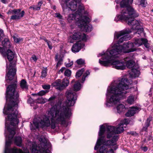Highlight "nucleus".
Masks as SVG:
<instances>
[{
    "mask_svg": "<svg viewBox=\"0 0 153 153\" xmlns=\"http://www.w3.org/2000/svg\"><path fill=\"white\" fill-rule=\"evenodd\" d=\"M16 84L15 82L13 84L9 85L6 91V103L9 101V103L4 106L3 113L8 115L5 118V128H7L9 133L8 137L6 135V143L4 153H29L28 150L24 152L16 147L10 149L13 137L15 134V126L17 125L19 121L17 119L18 111L17 110V104L19 102V94L16 90Z\"/></svg>",
    "mask_w": 153,
    "mask_h": 153,
    "instance_id": "1",
    "label": "nucleus"
},
{
    "mask_svg": "<svg viewBox=\"0 0 153 153\" xmlns=\"http://www.w3.org/2000/svg\"><path fill=\"white\" fill-rule=\"evenodd\" d=\"M67 100L66 106H61L55 105L51 107L48 111V115L51 117V128L54 129L56 127L55 123L64 124L66 119H68L71 115V108L69 107L73 106L77 99L76 93L69 90L66 93Z\"/></svg>",
    "mask_w": 153,
    "mask_h": 153,
    "instance_id": "2",
    "label": "nucleus"
},
{
    "mask_svg": "<svg viewBox=\"0 0 153 153\" xmlns=\"http://www.w3.org/2000/svg\"><path fill=\"white\" fill-rule=\"evenodd\" d=\"M131 82L126 78L116 80L108 87L106 96L107 100L106 105L108 107L112 106L126 97L125 94L129 92V85Z\"/></svg>",
    "mask_w": 153,
    "mask_h": 153,
    "instance_id": "3",
    "label": "nucleus"
},
{
    "mask_svg": "<svg viewBox=\"0 0 153 153\" xmlns=\"http://www.w3.org/2000/svg\"><path fill=\"white\" fill-rule=\"evenodd\" d=\"M121 0H116L117 3H119ZM133 0H122L120 2V7L122 12L120 14L118 15L115 18L114 20L117 22L121 20H124L128 22V24L130 26L133 30H137L136 34H140L143 33V28H139L140 22L136 20L134 18L139 16V13L134 9L130 6Z\"/></svg>",
    "mask_w": 153,
    "mask_h": 153,
    "instance_id": "4",
    "label": "nucleus"
},
{
    "mask_svg": "<svg viewBox=\"0 0 153 153\" xmlns=\"http://www.w3.org/2000/svg\"><path fill=\"white\" fill-rule=\"evenodd\" d=\"M129 123V120L126 119L122 121L119 124L117 128L114 126H108L106 128L103 125L100 126L98 138L97 141V144L100 142V140H102L104 144L109 146H113L114 149L117 148L116 142L118 139V136L114 135L123 132L124 130L123 127L125 125L126 126Z\"/></svg>",
    "mask_w": 153,
    "mask_h": 153,
    "instance_id": "5",
    "label": "nucleus"
},
{
    "mask_svg": "<svg viewBox=\"0 0 153 153\" xmlns=\"http://www.w3.org/2000/svg\"><path fill=\"white\" fill-rule=\"evenodd\" d=\"M131 32L130 30H126L116 33L114 34V38L119 39L118 43L115 44L112 50L108 52L110 54H113V55L120 54L121 52L128 53L134 51L136 50L134 48V44L131 42H128V43H125L123 46L119 44L123 41L128 40L130 39V37L128 34Z\"/></svg>",
    "mask_w": 153,
    "mask_h": 153,
    "instance_id": "6",
    "label": "nucleus"
},
{
    "mask_svg": "<svg viewBox=\"0 0 153 153\" xmlns=\"http://www.w3.org/2000/svg\"><path fill=\"white\" fill-rule=\"evenodd\" d=\"M112 50H108L105 53L102 52L99 54L98 56H102V60H99V63L105 66L112 65L113 68L117 69L124 70L125 68V62L120 60H115L114 59L118 57V55H113L108 52H110Z\"/></svg>",
    "mask_w": 153,
    "mask_h": 153,
    "instance_id": "7",
    "label": "nucleus"
},
{
    "mask_svg": "<svg viewBox=\"0 0 153 153\" xmlns=\"http://www.w3.org/2000/svg\"><path fill=\"white\" fill-rule=\"evenodd\" d=\"M33 125H32L30 123V128L31 130L38 128L39 127H48L51 125L49 117L46 115L43 116L40 120L35 118L33 120Z\"/></svg>",
    "mask_w": 153,
    "mask_h": 153,
    "instance_id": "8",
    "label": "nucleus"
},
{
    "mask_svg": "<svg viewBox=\"0 0 153 153\" xmlns=\"http://www.w3.org/2000/svg\"><path fill=\"white\" fill-rule=\"evenodd\" d=\"M81 0H62L60 2L61 5L63 10L68 9L75 10L77 7V4L79 6V7H81V9H83L82 4L80 3Z\"/></svg>",
    "mask_w": 153,
    "mask_h": 153,
    "instance_id": "9",
    "label": "nucleus"
},
{
    "mask_svg": "<svg viewBox=\"0 0 153 153\" xmlns=\"http://www.w3.org/2000/svg\"><path fill=\"white\" fill-rule=\"evenodd\" d=\"M82 5L83 7V9H81V7H79V4H77L76 9L75 10H74V11H75L77 9L76 12V15H75L73 14H69L68 16L67 19L69 23H73V26H75V23L76 24V22L78 20L80 19L81 17L83 16H81V12L82 10H84V7L82 4ZM63 11L65 12H67L68 11L69 12L70 11H73V10H68V9H67L66 10H63Z\"/></svg>",
    "mask_w": 153,
    "mask_h": 153,
    "instance_id": "10",
    "label": "nucleus"
},
{
    "mask_svg": "<svg viewBox=\"0 0 153 153\" xmlns=\"http://www.w3.org/2000/svg\"><path fill=\"white\" fill-rule=\"evenodd\" d=\"M90 18L88 17L83 16L76 22V24L82 29L83 28L84 31L89 32L91 30L92 26L90 25H88L87 23L90 22Z\"/></svg>",
    "mask_w": 153,
    "mask_h": 153,
    "instance_id": "11",
    "label": "nucleus"
},
{
    "mask_svg": "<svg viewBox=\"0 0 153 153\" xmlns=\"http://www.w3.org/2000/svg\"><path fill=\"white\" fill-rule=\"evenodd\" d=\"M16 64L15 63H12L10 62L9 65V66L8 67L7 64V68L9 69V71L6 75V79L11 80L13 79L14 81L15 82V80L16 78H15L14 76L16 74V70L15 68Z\"/></svg>",
    "mask_w": 153,
    "mask_h": 153,
    "instance_id": "12",
    "label": "nucleus"
},
{
    "mask_svg": "<svg viewBox=\"0 0 153 153\" xmlns=\"http://www.w3.org/2000/svg\"><path fill=\"white\" fill-rule=\"evenodd\" d=\"M42 148L38 147L35 143L33 144L31 149L32 153H50L46 144L42 143Z\"/></svg>",
    "mask_w": 153,
    "mask_h": 153,
    "instance_id": "13",
    "label": "nucleus"
},
{
    "mask_svg": "<svg viewBox=\"0 0 153 153\" xmlns=\"http://www.w3.org/2000/svg\"><path fill=\"white\" fill-rule=\"evenodd\" d=\"M10 13L13 14L11 16L10 19L18 20L21 19L24 16L25 13L24 10L21 11V9H18L12 10Z\"/></svg>",
    "mask_w": 153,
    "mask_h": 153,
    "instance_id": "14",
    "label": "nucleus"
},
{
    "mask_svg": "<svg viewBox=\"0 0 153 153\" xmlns=\"http://www.w3.org/2000/svg\"><path fill=\"white\" fill-rule=\"evenodd\" d=\"M134 44L137 47L140 46L143 44L144 45L145 47L147 48H149L150 47L148 40L145 38L135 39L134 42Z\"/></svg>",
    "mask_w": 153,
    "mask_h": 153,
    "instance_id": "15",
    "label": "nucleus"
},
{
    "mask_svg": "<svg viewBox=\"0 0 153 153\" xmlns=\"http://www.w3.org/2000/svg\"><path fill=\"white\" fill-rule=\"evenodd\" d=\"M74 33L72 38L73 40H79L80 41H86L87 38L85 34L81 33L79 31L73 32Z\"/></svg>",
    "mask_w": 153,
    "mask_h": 153,
    "instance_id": "16",
    "label": "nucleus"
},
{
    "mask_svg": "<svg viewBox=\"0 0 153 153\" xmlns=\"http://www.w3.org/2000/svg\"><path fill=\"white\" fill-rule=\"evenodd\" d=\"M85 45L84 44L81 42L79 41L76 43L72 46L71 50L73 52H78L81 48H82Z\"/></svg>",
    "mask_w": 153,
    "mask_h": 153,
    "instance_id": "17",
    "label": "nucleus"
},
{
    "mask_svg": "<svg viewBox=\"0 0 153 153\" xmlns=\"http://www.w3.org/2000/svg\"><path fill=\"white\" fill-rule=\"evenodd\" d=\"M139 110V108L137 107H131L127 113L126 115L127 117H131L137 113Z\"/></svg>",
    "mask_w": 153,
    "mask_h": 153,
    "instance_id": "18",
    "label": "nucleus"
},
{
    "mask_svg": "<svg viewBox=\"0 0 153 153\" xmlns=\"http://www.w3.org/2000/svg\"><path fill=\"white\" fill-rule=\"evenodd\" d=\"M2 45L4 47L7 48H9L11 46L10 42L8 38L4 39L2 42Z\"/></svg>",
    "mask_w": 153,
    "mask_h": 153,
    "instance_id": "19",
    "label": "nucleus"
},
{
    "mask_svg": "<svg viewBox=\"0 0 153 153\" xmlns=\"http://www.w3.org/2000/svg\"><path fill=\"white\" fill-rule=\"evenodd\" d=\"M7 56L9 61H12L14 56V53L10 50L8 49L7 51Z\"/></svg>",
    "mask_w": 153,
    "mask_h": 153,
    "instance_id": "20",
    "label": "nucleus"
},
{
    "mask_svg": "<svg viewBox=\"0 0 153 153\" xmlns=\"http://www.w3.org/2000/svg\"><path fill=\"white\" fill-rule=\"evenodd\" d=\"M140 71L136 69L133 68L131 69L130 74L132 77H136L139 76L140 74Z\"/></svg>",
    "mask_w": 153,
    "mask_h": 153,
    "instance_id": "21",
    "label": "nucleus"
},
{
    "mask_svg": "<svg viewBox=\"0 0 153 153\" xmlns=\"http://www.w3.org/2000/svg\"><path fill=\"white\" fill-rule=\"evenodd\" d=\"M69 83V81L66 78H65L61 82V86L59 87L61 90H63L68 86Z\"/></svg>",
    "mask_w": 153,
    "mask_h": 153,
    "instance_id": "22",
    "label": "nucleus"
},
{
    "mask_svg": "<svg viewBox=\"0 0 153 153\" xmlns=\"http://www.w3.org/2000/svg\"><path fill=\"white\" fill-rule=\"evenodd\" d=\"M55 60H56L58 61V62L57 63L56 67L57 68L60 66V65L62 64L63 62V59L62 57H61L58 56V55L56 54L55 56Z\"/></svg>",
    "mask_w": 153,
    "mask_h": 153,
    "instance_id": "23",
    "label": "nucleus"
},
{
    "mask_svg": "<svg viewBox=\"0 0 153 153\" xmlns=\"http://www.w3.org/2000/svg\"><path fill=\"white\" fill-rule=\"evenodd\" d=\"M15 144L17 146H22V139L20 137H16L14 139Z\"/></svg>",
    "mask_w": 153,
    "mask_h": 153,
    "instance_id": "24",
    "label": "nucleus"
},
{
    "mask_svg": "<svg viewBox=\"0 0 153 153\" xmlns=\"http://www.w3.org/2000/svg\"><path fill=\"white\" fill-rule=\"evenodd\" d=\"M42 3V2L40 1L38 3L37 5L32 6L30 7V8H32L34 10H39L40 9V7Z\"/></svg>",
    "mask_w": 153,
    "mask_h": 153,
    "instance_id": "25",
    "label": "nucleus"
},
{
    "mask_svg": "<svg viewBox=\"0 0 153 153\" xmlns=\"http://www.w3.org/2000/svg\"><path fill=\"white\" fill-rule=\"evenodd\" d=\"M117 112L120 113L124 111L125 106L123 104H120L117 106Z\"/></svg>",
    "mask_w": 153,
    "mask_h": 153,
    "instance_id": "26",
    "label": "nucleus"
},
{
    "mask_svg": "<svg viewBox=\"0 0 153 153\" xmlns=\"http://www.w3.org/2000/svg\"><path fill=\"white\" fill-rule=\"evenodd\" d=\"M126 64L127 67L129 68H132L134 66L135 63L132 60H129L127 61Z\"/></svg>",
    "mask_w": 153,
    "mask_h": 153,
    "instance_id": "27",
    "label": "nucleus"
},
{
    "mask_svg": "<svg viewBox=\"0 0 153 153\" xmlns=\"http://www.w3.org/2000/svg\"><path fill=\"white\" fill-rule=\"evenodd\" d=\"M136 99L133 95H131L129 96L127 99V102L130 104H131L134 103Z\"/></svg>",
    "mask_w": 153,
    "mask_h": 153,
    "instance_id": "28",
    "label": "nucleus"
},
{
    "mask_svg": "<svg viewBox=\"0 0 153 153\" xmlns=\"http://www.w3.org/2000/svg\"><path fill=\"white\" fill-rule=\"evenodd\" d=\"M53 85L54 86L56 87V89L60 90H62L59 88V87L61 86V80L58 79L56 80L53 83Z\"/></svg>",
    "mask_w": 153,
    "mask_h": 153,
    "instance_id": "29",
    "label": "nucleus"
},
{
    "mask_svg": "<svg viewBox=\"0 0 153 153\" xmlns=\"http://www.w3.org/2000/svg\"><path fill=\"white\" fill-rule=\"evenodd\" d=\"M48 101V100L46 99H43L42 97H40L37 99L35 100V103H38L44 104Z\"/></svg>",
    "mask_w": 153,
    "mask_h": 153,
    "instance_id": "30",
    "label": "nucleus"
},
{
    "mask_svg": "<svg viewBox=\"0 0 153 153\" xmlns=\"http://www.w3.org/2000/svg\"><path fill=\"white\" fill-rule=\"evenodd\" d=\"M20 86L21 88L22 89H27L28 88L27 83L25 79H23L21 81Z\"/></svg>",
    "mask_w": 153,
    "mask_h": 153,
    "instance_id": "31",
    "label": "nucleus"
},
{
    "mask_svg": "<svg viewBox=\"0 0 153 153\" xmlns=\"http://www.w3.org/2000/svg\"><path fill=\"white\" fill-rule=\"evenodd\" d=\"M74 91H76L80 90L81 88V84L80 82H76L74 85Z\"/></svg>",
    "mask_w": 153,
    "mask_h": 153,
    "instance_id": "32",
    "label": "nucleus"
},
{
    "mask_svg": "<svg viewBox=\"0 0 153 153\" xmlns=\"http://www.w3.org/2000/svg\"><path fill=\"white\" fill-rule=\"evenodd\" d=\"M84 69H82L79 70L76 73V78H78L82 74L83 72L84 71Z\"/></svg>",
    "mask_w": 153,
    "mask_h": 153,
    "instance_id": "33",
    "label": "nucleus"
},
{
    "mask_svg": "<svg viewBox=\"0 0 153 153\" xmlns=\"http://www.w3.org/2000/svg\"><path fill=\"white\" fill-rule=\"evenodd\" d=\"M13 37L14 42L16 43H19V42L22 41L23 40V39L19 38L15 36H13Z\"/></svg>",
    "mask_w": 153,
    "mask_h": 153,
    "instance_id": "34",
    "label": "nucleus"
},
{
    "mask_svg": "<svg viewBox=\"0 0 153 153\" xmlns=\"http://www.w3.org/2000/svg\"><path fill=\"white\" fill-rule=\"evenodd\" d=\"M47 74V69L46 68H44L41 72V77L43 78H45Z\"/></svg>",
    "mask_w": 153,
    "mask_h": 153,
    "instance_id": "35",
    "label": "nucleus"
},
{
    "mask_svg": "<svg viewBox=\"0 0 153 153\" xmlns=\"http://www.w3.org/2000/svg\"><path fill=\"white\" fill-rule=\"evenodd\" d=\"M152 120V117H149L148 118L145 123V126L143 128V129H144V128L146 127V129L148 128L149 126V123L150 121Z\"/></svg>",
    "mask_w": 153,
    "mask_h": 153,
    "instance_id": "36",
    "label": "nucleus"
},
{
    "mask_svg": "<svg viewBox=\"0 0 153 153\" xmlns=\"http://www.w3.org/2000/svg\"><path fill=\"white\" fill-rule=\"evenodd\" d=\"M106 148H105V146H101L99 149L100 153H105Z\"/></svg>",
    "mask_w": 153,
    "mask_h": 153,
    "instance_id": "37",
    "label": "nucleus"
},
{
    "mask_svg": "<svg viewBox=\"0 0 153 153\" xmlns=\"http://www.w3.org/2000/svg\"><path fill=\"white\" fill-rule=\"evenodd\" d=\"M89 74L90 73L88 71H87L85 72V73L84 74L82 79V83H83L85 81V78L87 77V76L89 75Z\"/></svg>",
    "mask_w": 153,
    "mask_h": 153,
    "instance_id": "38",
    "label": "nucleus"
},
{
    "mask_svg": "<svg viewBox=\"0 0 153 153\" xmlns=\"http://www.w3.org/2000/svg\"><path fill=\"white\" fill-rule=\"evenodd\" d=\"M76 62L79 65H84L85 64V61L82 59H80L76 60Z\"/></svg>",
    "mask_w": 153,
    "mask_h": 153,
    "instance_id": "39",
    "label": "nucleus"
},
{
    "mask_svg": "<svg viewBox=\"0 0 153 153\" xmlns=\"http://www.w3.org/2000/svg\"><path fill=\"white\" fill-rule=\"evenodd\" d=\"M48 90H42L37 93V95L39 96H42L45 95L46 94L48 93Z\"/></svg>",
    "mask_w": 153,
    "mask_h": 153,
    "instance_id": "40",
    "label": "nucleus"
},
{
    "mask_svg": "<svg viewBox=\"0 0 153 153\" xmlns=\"http://www.w3.org/2000/svg\"><path fill=\"white\" fill-rule=\"evenodd\" d=\"M71 71L68 69L66 70L64 73V75L65 76L69 77L71 74Z\"/></svg>",
    "mask_w": 153,
    "mask_h": 153,
    "instance_id": "41",
    "label": "nucleus"
},
{
    "mask_svg": "<svg viewBox=\"0 0 153 153\" xmlns=\"http://www.w3.org/2000/svg\"><path fill=\"white\" fill-rule=\"evenodd\" d=\"M27 102L28 103L30 104L31 106H33V102H35V101H34L33 100V99L30 98H29L27 100Z\"/></svg>",
    "mask_w": 153,
    "mask_h": 153,
    "instance_id": "42",
    "label": "nucleus"
},
{
    "mask_svg": "<svg viewBox=\"0 0 153 153\" xmlns=\"http://www.w3.org/2000/svg\"><path fill=\"white\" fill-rule=\"evenodd\" d=\"M140 5L143 7H146V0H140Z\"/></svg>",
    "mask_w": 153,
    "mask_h": 153,
    "instance_id": "43",
    "label": "nucleus"
},
{
    "mask_svg": "<svg viewBox=\"0 0 153 153\" xmlns=\"http://www.w3.org/2000/svg\"><path fill=\"white\" fill-rule=\"evenodd\" d=\"M42 88L43 89L48 90L50 88V86L49 85H42Z\"/></svg>",
    "mask_w": 153,
    "mask_h": 153,
    "instance_id": "44",
    "label": "nucleus"
},
{
    "mask_svg": "<svg viewBox=\"0 0 153 153\" xmlns=\"http://www.w3.org/2000/svg\"><path fill=\"white\" fill-rule=\"evenodd\" d=\"M55 16L56 17L58 18L59 19H62V16L60 15V14L59 13H55Z\"/></svg>",
    "mask_w": 153,
    "mask_h": 153,
    "instance_id": "45",
    "label": "nucleus"
},
{
    "mask_svg": "<svg viewBox=\"0 0 153 153\" xmlns=\"http://www.w3.org/2000/svg\"><path fill=\"white\" fill-rule=\"evenodd\" d=\"M73 62L71 61L70 62L68 63H67V64H66L65 65L67 67H69L73 65Z\"/></svg>",
    "mask_w": 153,
    "mask_h": 153,
    "instance_id": "46",
    "label": "nucleus"
},
{
    "mask_svg": "<svg viewBox=\"0 0 153 153\" xmlns=\"http://www.w3.org/2000/svg\"><path fill=\"white\" fill-rule=\"evenodd\" d=\"M47 44L48 45L49 48L50 49H52V44L51 42L49 41L47 43Z\"/></svg>",
    "mask_w": 153,
    "mask_h": 153,
    "instance_id": "47",
    "label": "nucleus"
},
{
    "mask_svg": "<svg viewBox=\"0 0 153 153\" xmlns=\"http://www.w3.org/2000/svg\"><path fill=\"white\" fill-rule=\"evenodd\" d=\"M56 98V97L55 96H53L49 98L48 100L49 101H52L54 100Z\"/></svg>",
    "mask_w": 153,
    "mask_h": 153,
    "instance_id": "48",
    "label": "nucleus"
},
{
    "mask_svg": "<svg viewBox=\"0 0 153 153\" xmlns=\"http://www.w3.org/2000/svg\"><path fill=\"white\" fill-rule=\"evenodd\" d=\"M65 67H62L59 71V72L60 74V73H62L65 70Z\"/></svg>",
    "mask_w": 153,
    "mask_h": 153,
    "instance_id": "49",
    "label": "nucleus"
},
{
    "mask_svg": "<svg viewBox=\"0 0 153 153\" xmlns=\"http://www.w3.org/2000/svg\"><path fill=\"white\" fill-rule=\"evenodd\" d=\"M3 35V31L2 30L0 29V38L1 39V37Z\"/></svg>",
    "mask_w": 153,
    "mask_h": 153,
    "instance_id": "50",
    "label": "nucleus"
},
{
    "mask_svg": "<svg viewBox=\"0 0 153 153\" xmlns=\"http://www.w3.org/2000/svg\"><path fill=\"white\" fill-rule=\"evenodd\" d=\"M142 149L144 152H146L148 150L147 147L146 146L142 147Z\"/></svg>",
    "mask_w": 153,
    "mask_h": 153,
    "instance_id": "51",
    "label": "nucleus"
},
{
    "mask_svg": "<svg viewBox=\"0 0 153 153\" xmlns=\"http://www.w3.org/2000/svg\"><path fill=\"white\" fill-rule=\"evenodd\" d=\"M128 133L131 134L132 135H135L137 134L134 131H131L130 132H128Z\"/></svg>",
    "mask_w": 153,
    "mask_h": 153,
    "instance_id": "52",
    "label": "nucleus"
},
{
    "mask_svg": "<svg viewBox=\"0 0 153 153\" xmlns=\"http://www.w3.org/2000/svg\"><path fill=\"white\" fill-rule=\"evenodd\" d=\"M32 58L34 61H36L37 59L36 56L35 55L33 56L32 57Z\"/></svg>",
    "mask_w": 153,
    "mask_h": 153,
    "instance_id": "53",
    "label": "nucleus"
},
{
    "mask_svg": "<svg viewBox=\"0 0 153 153\" xmlns=\"http://www.w3.org/2000/svg\"><path fill=\"white\" fill-rule=\"evenodd\" d=\"M1 2L4 4H6L7 3V2L6 0H1Z\"/></svg>",
    "mask_w": 153,
    "mask_h": 153,
    "instance_id": "54",
    "label": "nucleus"
},
{
    "mask_svg": "<svg viewBox=\"0 0 153 153\" xmlns=\"http://www.w3.org/2000/svg\"><path fill=\"white\" fill-rule=\"evenodd\" d=\"M0 52L2 53L3 52V50L2 48H0Z\"/></svg>",
    "mask_w": 153,
    "mask_h": 153,
    "instance_id": "55",
    "label": "nucleus"
},
{
    "mask_svg": "<svg viewBox=\"0 0 153 153\" xmlns=\"http://www.w3.org/2000/svg\"><path fill=\"white\" fill-rule=\"evenodd\" d=\"M39 140L40 141H41L42 142H44V140L42 138H41Z\"/></svg>",
    "mask_w": 153,
    "mask_h": 153,
    "instance_id": "56",
    "label": "nucleus"
},
{
    "mask_svg": "<svg viewBox=\"0 0 153 153\" xmlns=\"http://www.w3.org/2000/svg\"><path fill=\"white\" fill-rule=\"evenodd\" d=\"M44 40L46 42H47V43L49 41H48L47 39H44Z\"/></svg>",
    "mask_w": 153,
    "mask_h": 153,
    "instance_id": "57",
    "label": "nucleus"
},
{
    "mask_svg": "<svg viewBox=\"0 0 153 153\" xmlns=\"http://www.w3.org/2000/svg\"><path fill=\"white\" fill-rule=\"evenodd\" d=\"M53 9L54 10L56 9V7L55 6H53Z\"/></svg>",
    "mask_w": 153,
    "mask_h": 153,
    "instance_id": "58",
    "label": "nucleus"
},
{
    "mask_svg": "<svg viewBox=\"0 0 153 153\" xmlns=\"http://www.w3.org/2000/svg\"><path fill=\"white\" fill-rule=\"evenodd\" d=\"M70 26H71V28H74V27H72L73 26L72 25H71Z\"/></svg>",
    "mask_w": 153,
    "mask_h": 153,
    "instance_id": "59",
    "label": "nucleus"
},
{
    "mask_svg": "<svg viewBox=\"0 0 153 153\" xmlns=\"http://www.w3.org/2000/svg\"><path fill=\"white\" fill-rule=\"evenodd\" d=\"M75 82V80H73L72 81V82Z\"/></svg>",
    "mask_w": 153,
    "mask_h": 153,
    "instance_id": "60",
    "label": "nucleus"
},
{
    "mask_svg": "<svg viewBox=\"0 0 153 153\" xmlns=\"http://www.w3.org/2000/svg\"><path fill=\"white\" fill-rule=\"evenodd\" d=\"M2 16L0 14V16Z\"/></svg>",
    "mask_w": 153,
    "mask_h": 153,
    "instance_id": "61",
    "label": "nucleus"
},
{
    "mask_svg": "<svg viewBox=\"0 0 153 153\" xmlns=\"http://www.w3.org/2000/svg\"><path fill=\"white\" fill-rule=\"evenodd\" d=\"M152 53H153V50H152Z\"/></svg>",
    "mask_w": 153,
    "mask_h": 153,
    "instance_id": "62",
    "label": "nucleus"
},
{
    "mask_svg": "<svg viewBox=\"0 0 153 153\" xmlns=\"http://www.w3.org/2000/svg\"><path fill=\"white\" fill-rule=\"evenodd\" d=\"M152 11L153 12V9L152 10Z\"/></svg>",
    "mask_w": 153,
    "mask_h": 153,
    "instance_id": "63",
    "label": "nucleus"
}]
</instances>
